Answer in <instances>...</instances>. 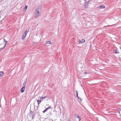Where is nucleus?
<instances>
[{
    "mask_svg": "<svg viewBox=\"0 0 121 121\" xmlns=\"http://www.w3.org/2000/svg\"><path fill=\"white\" fill-rule=\"evenodd\" d=\"M41 6L39 5L38 7L35 12V16L36 17H38L41 15Z\"/></svg>",
    "mask_w": 121,
    "mask_h": 121,
    "instance_id": "obj_1",
    "label": "nucleus"
},
{
    "mask_svg": "<svg viewBox=\"0 0 121 121\" xmlns=\"http://www.w3.org/2000/svg\"><path fill=\"white\" fill-rule=\"evenodd\" d=\"M105 6L104 5H100L98 7V8L100 9H103L105 8Z\"/></svg>",
    "mask_w": 121,
    "mask_h": 121,
    "instance_id": "obj_2",
    "label": "nucleus"
},
{
    "mask_svg": "<svg viewBox=\"0 0 121 121\" xmlns=\"http://www.w3.org/2000/svg\"><path fill=\"white\" fill-rule=\"evenodd\" d=\"M25 87H23L20 90L21 92L22 93L23 92L25 91Z\"/></svg>",
    "mask_w": 121,
    "mask_h": 121,
    "instance_id": "obj_3",
    "label": "nucleus"
},
{
    "mask_svg": "<svg viewBox=\"0 0 121 121\" xmlns=\"http://www.w3.org/2000/svg\"><path fill=\"white\" fill-rule=\"evenodd\" d=\"M4 42H5V45L4 46L3 48H0V51L2 49H3L4 47H5V45H6L7 43V41H6L5 39H4Z\"/></svg>",
    "mask_w": 121,
    "mask_h": 121,
    "instance_id": "obj_4",
    "label": "nucleus"
},
{
    "mask_svg": "<svg viewBox=\"0 0 121 121\" xmlns=\"http://www.w3.org/2000/svg\"><path fill=\"white\" fill-rule=\"evenodd\" d=\"M26 82H27V79L26 78V79L24 81V82L22 86L23 87H25V86L26 85Z\"/></svg>",
    "mask_w": 121,
    "mask_h": 121,
    "instance_id": "obj_5",
    "label": "nucleus"
},
{
    "mask_svg": "<svg viewBox=\"0 0 121 121\" xmlns=\"http://www.w3.org/2000/svg\"><path fill=\"white\" fill-rule=\"evenodd\" d=\"M74 115L75 117H77L78 118L79 120V121H80L81 120V118H80V117H79L78 116V114H75Z\"/></svg>",
    "mask_w": 121,
    "mask_h": 121,
    "instance_id": "obj_6",
    "label": "nucleus"
},
{
    "mask_svg": "<svg viewBox=\"0 0 121 121\" xmlns=\"http://www.w3.org/2000/svg\"><path fill=\"white\" fill-rule=\"evenodd\" d=\"M46 44H52V42H51L50 41H48L46 42Z\"/></svg>",
    "mask_w": 121,
    "mask_h": 121,
    "instance_id": "obj_7",
    "label": "nucleus"
},
{
    "mask_svg": "<svg viewBox=\"0 0 121 121\" xmlns=\"http://www.w3.org/2000/svg\"><path fill=\"white\" fill-rule=\"evenodd\" d=\"M33 112L32 111H31L30 112V116L33 117Z\"/></svg>",
    "mask_w": 121,
    "mask_h": 121,
    "instance_id": "obj_8",
    "label": "nucleus"
},
{
    "mask_svg": "<svg viewBox=\"0 0 121 121\" xmlns=\"http://www.w3.org/2000/svg\"><path fill=\"white\" fill-rule=\"evenodd\" d=\"M46 97V96H45L44 97H43V95H42V96L41 97H40V99H45Z\"/></svg>",
    "mask_w": 121,
    "mask_h": 121,
    "instance_id": "obj_9",
    "label": "nucleus"
},
{
    "mask_svg": "<svg viewBox=\"0 0 121 121\" xmlns=\"http://www.w3.org/2000/svg\"><path fill=\"white\" fill-rule=\"evenodd\" d=\"M41 102V100H37V102H38V104L39 105V104H40V103Z\"/></svg>",
    "mask_w": 121,
    "mask_h": 121,
    "instance_id": "obj_10",
    "label": "nucleus"
},
{
    "mask_svg": "<svg viewBox=\"0 0 121 121\" xmlns=\"http://www.w3.org/2000/svg\"><path fill=\"white\" fill-rule=\"evenodd\" d=\"M114 53H119V52L117 51V49H116L115 50V52Z\"/></svg>",
    "mask_w": 121,
    "mask_h": 121,
    "instance_id": "obj_11",
    "label": "nucleus"
},
{
    "mask_svg": "<svg viewBox=\"0 0 121 121\" xmlns=\"http://www.w3.org/2000/svg\"><path fill=\"white\" fill-rule=\"evenodd\" d=\"M27 33L28 32H27L26 30L25 32V33H24V34H25V35L24 36V37H25L26 36V34H27Z\"/></svg>",
    "mask_w": 121,
    "mask_h": 121,
    "instance_id": "obj_12",
    "label": "nucleus"
},
{
    "mask_svg": "<svg viewBox=\"0 0 121 121\" xmlns=\"http://www.w3.org/2000/svg\"><path fill=\"white\" fill-rule=\"evenodd\" d=\"M3 72L2 71L0 72V77L2 76L3 75Z\"/></svg>",
    "mask_w": 121,
    "mask_h": 121,
    "instance_id": "obj_13",
    "label": "nucleus"
},
{
    "mask_svg": "<svg viewBox=\"0 0 121 121\" xmlns=\"http://www.w3.org/2000/svg\"><path fill=\"white\" fill-rule=\"evenodd\" d=\"M48 110L46 108L43 111V113H44L45 112H46L47 110Z\"/></svg>",
    "mask_w": 121,
    "mask_h": 121,
    "instance_id": "obj_14",
    "label": "nucleus"
},
{
    "mask_svg": "<svg viewBox=\"0 0 121 121\" xmlns=\"http://www.w3.org/2000/svg\"><path fill=\"white\" fill-rule=\"evenodd\" d=\"M24 34H23V36H22V40H24V39L25 38V37H24Z\"/></svg>",
    "mask_w": 121,
    "mask_h": 121,
    "instance_id": "obj_15",
    "label": "nucleus"
},
{
    "mask_svg": "<svg viewBox=\"0 0 121 121\" xmlns=\"http://www.w3.org/2000/svg\"><path fill=\"white\" fill-rule=\"evenodd\" d=\"M85 40L84 39H82L81 41H82V43L85 42Z\"/></svg>",
    "mask_w": 121,
    "mask_h": 121,
    "instance_id": "obj_16",
    "label": "nucleus"
},
{
    "mask_svg": "<svg viewBox=\"0 0 121 121\" xmlns=\"http://www.w3.org/2000/svg\"><path fill=\"white\" fill-rule=\"evenodd\" d=\"M78 98L80 100L81 102L82 101V99L81 98H80L79 97H78Z\"/></svg>",
    "mask_w": 121,
    "mask_h": 121,
    "instance_id": "obj_17",
    "label": "nucleus"
},
{
    "mask_svg": "<svg viewBox=\"0 0 121 121\" xmlns=\"http://www.w3.org/2000/svg\"><path fill=\"white\" fill-rule=\"evenodd\" d=\"M52 108L51 107V106H49V107L47 108V109H51Z\"/></svg>",
    "mask_w": 121,
    "mask_h": 121,
    "instance_id": "obj_18",
    "label": "nucleus"
},
{
    "mask_svg": "<svg viewBox=\"0 0 121 121\" xmlns=\"http://www.w3.org/2000/svg\"><path fill=\"white\" fill-rule=\"evenodd\" d=\"M27 6H25V8L24 9H25V10H26V9H27Z\"/></svg>",
    "mask_w": 121,
    "mask_h": 121,
    "instance_id": "obj_19",
    "label": "nucleus"
},
{
    "mask_svg": "<svg viewBox=\"0 0 121 121\" xmlns=\"http://www.w3.org/2000/svg\"><path fill=\"white\" fill-rule=\"evenodd\" d=\"M76 95H77V97H78H78H79L78 96V92L77 91H76Z\"/></svg>",
    "mask_w": 121,
    "mask_h": 121,
    "instance_id": "obj_20",
    "label": "nucleus"
},
{
    "mask_svg": "<svg viewBox=\"0 0 121 121\" xmlns=\"http://www.w3.org/2000/svg\"><path fill=\"white\" fill-rule=\"evenodd\" d=\"M79 43H82V41H81L80 40H79Z\"/></svg>",
    "mask_w": 121,
    "mask_h": 121,
    "instance_id": "obj_21",
    "label": "nucleus"
},
{
    "mask_svg": "<svg viewBox=\"0 0 121 121\" xmlns=\"http://www.w3.org/2000/svg\"><path fill=\"white\" fill-rule=\"evenodd\" d=\"M111 26V25H108L107 26H104V27H109V26Z\"/></svg>",
    "mask_w": 121,
    "mask_h": 121,
    "instance_id": "obj_22",
    "label": "nucleus"
},
{
    "mask_svg": "<svg viewBox=\"0 0 121 121\" xmlns=\"http://www.w3.org/2000/svg\"><path fill=\"white\" fill-rule=\"evenodd\" d=\"M84 73H85V74H87L88 73H87V72H84Z\"/></svg>",
    "mask_w": 121,
    "mask_h": 121,
    "instance_id": "obj_23",
    "label": "nucleus"
},
{
    "mask_svg": "<svg viewBox=\"0 0 121 121\" xmlns=\"http://www.w3.org/2000/svg\"><path fill=\"white\" fill-rule=\"evenodd\" d=\"M68 121H71V120L70 119Z\"/></svg>",
    "mask_w": 121,
    "mask_h": 121,
    "instance_id": "obj_24",
    "label": "nucleus"
},
{
    "mask_svg": "<svg viewBox=\"0 0 121 121\" xmlns=\"http://www.w3.org/2000/svg\"><path fill=\"white\" fill-rule=\"evenodd\" d=\"M118 112L120 114V111H118Z\"/></svg>",
    "mask_w": 121,
    "mask_h": 121,
    "instance_id": "obj_25",
    "label": "nucleus"
},
{
    "mask_svg": "<svg viewBox=\"0 0 121 121\" xmlns=\"http://www.w3.org/2000/svg\"><path fill=\"white\" fill-rule=\"evenodd\" d=\"M50 121H53L52 120H51Z\"/></svg>",
    "mask_w": 121,
    "mask_h": 121,
    "instance_id": "obj_26",
    "label": "nucleus"
},
{
    "mask_svg": "<svg viewBox=\"0 0 121 121\" xmlns=\"http://www.w3.org/2000/svg\"><path fill=\"white\" fill-rule=\"evenodd\" d=\"M119 109L120 110V111H121V109H120V108H119Z\"/></svg>",
    "mask_w": 121,
    "mask_h": 121,
    "instance_id": "obj_27",
    "label": "nucleus"
},
{
    "mask_svg": "<svg viewBox=\"0 0 121 121\" xmlns=\"http://www.w3.org/2000/svg\"><path fill=\"white\" fill-rule=\"evenodd\" d=\"M84 7L85 8H86V6H84Z\"/></svg>",
    "mask_w": 121,
    "mask_h": 121,
    "instance_id": "obj_28",
    "label": "nucleus"
},
{
    "mask_svg": "<svg viewBox=\"0 0 121 121\" xmlns=\"http://www.w3.org/2000/svg\"><path fill=\"white\" fill-rule=\"evenodd\" d=\"M43 95V97H44V96L43 95Z\"/></svg>",
    "mask_w": 121,
    "mask_h": 121,
    "instance_id": "obj_29",
    "label": "nucleus"
},
{
    "mask_svg": "<svg viewBox=\"0 0 121 121\" xmlns=\"http://www.w3.org/2000/svg\"><path fill=\"white\" fill-rule=\"evenodd\" d=\"M0 12H1V11H0Z\"/></svg>",
    "mask_w": 121,
    "mask_h": 121,
    "instance_id": "obj_30",
    "label": "nucleus"
},
{
    "mask_svg": "<svg viewBox=\"0 0 121 121\" xmlns=\"http://www.w3.org/2000/svg\"><path fill=\"white\" fill-rule=\"evenodd\" d=\"M86 0H84L85 1Z\"/></svg>",
    "mask_w": 121,
    "mask_h": 121,
    "instance_id": "obj_31",
    "label": "nucleus"
}]
</instances>
